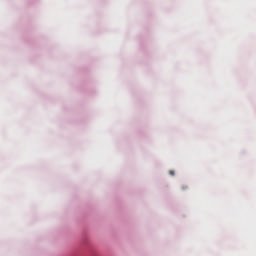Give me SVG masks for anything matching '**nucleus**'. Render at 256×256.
<instances>
[{
	"instance_id": "nucleus-1",
	"label": "nucleus",
	"mask_w": 256,
	"mask_h": 256,
	"mask_svg": "<svg viewBox=\"0 0 256 256\" xmlns=\"http://www.w3.org/2000/svg\"><path fill=\"white\" fill-rule=\"evenodd\" d=\"M169 175H171V176L173 177V175H175V171L170 170V171H169Z\"/></svg>"
}]
</instances>
